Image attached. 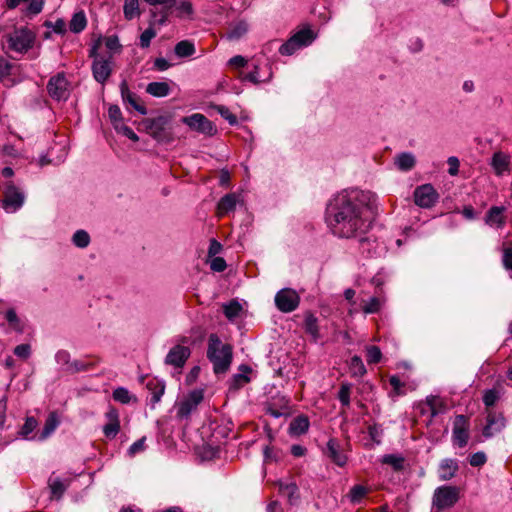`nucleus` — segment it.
I'll list each match as a JSON object with an SVG mask.
<instances>
[{"label":"nucleus","mask_w":512,"mask_h":512,"mask_svg":"<svg viewBox=\"0 0 512 512\" xmlns=\"http://www.w3.org/2000/svg\"><path fill=\"white\" fill-rule=\"evenodd\" d=\"M376 210L374 193L344 190L327 205L326 222L335 236L350 239L368 233Z\"/></svg>","instance_id":"obj_1"},{"label":"nucleus","mask_w":512,"mask_h":512,"mask_svg":"<svg viewBox=\"0 0 512 512\" xmlns=\"http://www.w3.org/2000/svg\"><path fill=\"white\" fill-rule=\"evenodd\" d=\"M207 358L213 364L215 374L226 373L233 359V349L230 344H224L217 334L208 338Z\"/></svg>","instance_id":"obj_2"},{"label":"nucleus","mask_w":512,"mask_h":512,"mask_svg":"<svg viewBox=\"0 0 512 512\" xmlns=\"http://www.w3.org/2000/svg\"><path fill=\"white\" fill-rule=\"evenodd\" d=\"M144 125L147 133L160 143L169 144L174 141L172 119L168 115H160L146 119Z\"/></svg>","instance_id":"obj_3"},{"label":"nucleus","mask_w":512,"mask_h":512,"mask_svg":"<svg viewBox=\"0 0 512 512\" xmlns=\"http://www.w3.org/2000/svg\"><path fill=\"white\" fill-rule=\"evenodd\" d=\"M10 51L25 54L33 48L36 34L28 27L15 28L12 33L5 36Z\"/></svg>","instance_id":"obj_4"},{"label":"nucleus","mask_w":512,"mask_h":512,"mask_svg":"<svg viewBox=\"0 0 512 512\" xmlns=\"http://www.w3.org/2000/svg\"><path fill=\"white\" fill-rule=\"evenodd\" d=\"M316 39L315 32L309 28L304 27L295 32L285 43L279 47V53L284 56H291L297 50L307 47Z\"/></svg>","instance_id":"obj_5"},{"label":"nucleus","mask_w":512,"mask_h":512,"mask_svg":"<svg viewBox=\"0 0 512 512\" xmlns=\"http://www.w3.org/2000/svg\"><path fill=\"white\" fill-rule=\"evenodd\" d=\"M99 45L100 41L93 45V47L90 50L89 57L94 58L92 63V73L94 79L97 82L104 84L112 74V54H109L107 57L99 55L97 53Z\"/></svg>","instance_id":"obj_6"},{"label":"nucleus","mask_w":512,"mask_h":512,"mask_svg":"<svg viewBox=\"0 0 512 512\" xmlns=\"http://www.w3.org/2000/svg\"><path fill=\"white\" fill-rule=\"evenodd\" d=\"M252 70L242 76V80L253 84L269 82L273 77L272 65L261 57H253L251 60Z\"/></svg>","instance_id":"obj_7"},{"label":"nucleus","mask_w":512,"mask_h":512,"mask_svg":"<svg viewBox=\"0 0 512 512\" xmlns=\"http://www.w3.org/2000/svg\"><path fill=\"white\" fill-rule=\"evenodd\" d=\"M25 195L14 182L8 181L4 185L3 199L1 206L7 213H15L24 204Z\"/></svg>","instance_id":"obj_8"},{"label":"nucleus","mask_w":512,"mask_h":512,"mask_svg":"<svg viewBox=\"0 0 512 512\" xmlns=\"http://www.w3.org/2000/svg\"><path fill=\"white\" fill-rule=\"evenodd\" d=\"M460 498V489L456 486H440L433 495V506L438 511L454 506Z\"/></svg>","instance_id":"obj_9"},{"label":"nucleus","mask_w":512,"mask_h":512,"mask_svg":"<svg viewBox=\"0 0 512 512\" xmlns=\"http://www.w3.org/2000/svg\"><path fill=\"white\" fill-rule=\"evenodd\" d=\"M69 81L64 72L52 76L47 83L49 96L56 101H66L70 96Z\"/></svg>","instance_id":"obj_10"},{"label":"nucleus","mask_w":512,"mask_h":512,"mask_svg":"<svg viewBox=\"0 0 512 512\" xmlns=\"http://www.w3.org/2000/svg\"><path fill=\"white\" fill-rule=\"evenodd\" d=\"M300 303V297L295 290L285 288L280 290L275 296L276 307L284 313L294 311Z\"/></svg>","instance_id":"obj_11"},{"label":"nucleus","mask_w":512,"mask_h":512,"mask_svg":"<svg viewBox=\"0 0 512 512\" xmlns=\"http://www.w3.org/2000/svg\"><path fill=\"white\" fill-rule=\"evenodd\" d=\"M506 425V420L501 412L494 409H487L486 425L483 427L482 434L485 438H491L501 432Z\"/></svg>","instance_id":"obj_12"},{"label":"nucleus","mask_w":512,"mask_h":512,"mask_svg":"<svg viewBox=\"0 0 512 512\" xmlns=\"http://www.w3.org/2000/svg\"><path fill=\"white\" fill-rule=\"evenodd\" d=\"M150 5L156 6L160 5L161 10L157 11L156 9H151V25H159L162 26L168 20L171 9L175 6L176 0H144Z\"/></svg>","instance_id":"obj_13"},{"label":"nucleus","mask_w":512,"mask_h":512,"mask_svg":"<svg viewBox=\"0 0 512 512\" xmlns=\"http://www.w3.org/2000/svg\"><path fill=\"white\" fill-rule=\"evenodd\" d=\"M439 195L431 184H424L417 187L414 191V202L421 208L433 207Z\"/></svg>","instance_id":"obj_14"},{"label":"nucleus","mask_w":512,"mask_h":512,"mask_svg":"<svg viewBox=\"0 0 512 512\" xmlns=\"http://www.w3.org/2000/svg\"><path fill=\"white\" fill-rule=\"evenodd\" d=\"M182 122L188 125L192 130L206 135H213L216 132V128L213 123L200 113H194L190 116L183 117Z\"/></svg>","instance_id":"obj_15"},{"label":"nucleus","mask_w":512,"mask_h":512,"mask_svg":"<svg viewBox=\"0 0 512 512\" xmlns=\"http://www.w3.org/2000/svg\"><path fill=\"white\" fill-rule=\"evenodd\" d=\"M202 390L191 391L178 405L177 416L181 419L188 418L192 411L203 401Z\"/></svg>","instance_id":"obj_16"},{"label":"nucleus","mask_w":512,"mask_h":512,"mask_svg":"<svg viewBox=\"0 0 512 512\" xmlns=\"http://www.w3.org/2000/svg\"><path fill=\"white\" fill-rule=\"evenodd\" d=\"M191 355V349L188 346L175 345L165 357L164 363L173 366L175 369H182Z\"/></svg>","instance_id":"obj_17"},{"label":"nucleus","mask_w":512,"mask_h":512,"mask_svg":"<svg viewBox=\"0 0 512 512\" xmlns=\"http://www.w3.org/2000/svg\"><path fill=\"white\" fill-rule=\"evenodd\" d=\"M452 438L454 444L463 448L467 445L469 440V422L468 418L464 415H457L453 423Z\"/></svg>","instance_id":"obj_18"},{"label":"nucleus","mask_w":512,"mask_h":512,"mask_svg":"<svg viewBox=\"0 0 512 512\" xmlns=\"http://www.w3.org/2000/svg\"><path fill=\"white\" fill-rule=\"evenodd\" d=\"M121 97L124 104L130 105L133 109L138 111L141 115L147 114V109L142 103L141 98L134 92L129 90L126 80L120 84Z\"/></svg>","instance_id":"obj_19"},{"label":"nucleus","mask_w":512,"mask_h":512,"mask_svg":"<svg viewBox=\"0 0 512 512\" xmlns=\"http://www.w3.org/2000/svg\"><path fill=\"white\" fill-rule=\"evenodd\" d=\"M325 454L339 467L346 465L348 457L342 451L340 442L335 438H330L326 445Z\"/></svg>","instance_id":"obj_20"},{"label":"nucleus","mask_w":512,"mask_h":512,"mask_svg":"<svg viewBox=\"0 0 512 512\" xmlns=\"http://www.w3.org/2000/svg\"><path fill=\"white\" fill-rule=\"evenodd\" d=\"M303 329L310 336L312 342L317 343L321 338L319 320L311 311H306L303 316Z\"/></svg>","instance_id":"obj_21"},{"label":"nucleus","mask_w":512,"mask_h":512,"mask_svg":"<svg viewBox=\"0 0 512 512\" xmlns=\"http://www.w3.org/2000/svg\"><path fill=\"white\" fill-rule=\"evenodd\" d=\"M506 208L503 206H492L486 213L484 221L489 226L502 228L505 225V216L503 215Z\"/></svg>","instance_id":"obj_22"},{"label":"nucleus","mask_w":512,"mask_h":512,"mask_svg":"<svg viewBox=\"0 0 512 512\" xmlns=\"http://www.w3.org/2000/svg\"><path fill=\"white\" fill-rule=\"evenodd\" d=\"M146 388L151 393L150 403L154 406L158 403L164 394L165 383L157 378H149L146 382Z\"/></svg>","instance_id":"obj_23"},{"label":"nucleus","mask_w":512,"mask_h":512,"mask_svg":"<svg viewBox=\"0 0 512 512\" xmlns=\"http://www.w3.org/2000/svg\"><path fill=\"white\" fill-rule=\"evenodd\" d=\"M459 469L458 463L454 459H444L439 466V478L442 481L452 479Z\"/></svg>","instance_id":"obj_24"},{"label":"nucleus","mask_w":512,"mask_h":512,"mask_svg":"<svg viewBox=\"0 0 512 512\" xmlns=\"http://www.w3.org/2000/svg\"><path fill=\"white\" fill-rule=\"evenodd\" d=\"M309 426V418L305 415H299L290 422L289 433L294 436L303 435L308 431Z\"/></svg>","instance_id":"obj_25"},{"label":"nucleus","mask_w":512,"mask_h":512,"mask_svg":"<svg viewBox=\"0 0 512 512\" xmlns=\"http://www.w3.org/2000/svg\"><path fill=\"white\" fill-rule=\"evenodd\" d=\"M237 201L238 198L235 193H229L223 196L217 204L218 215L223 216L233 211L236 207Z\"/></svg>","instance_id":"obj_26"},{"label":"nucleus","mask_w":512,"mask_h":512,"mask_svg":"<svg viewBox=\"0 0 512 512\" xmlns=\"http://www.w3.org/2000/svg\"><path fill=\"white\" fill-rule=\"evenodd\" d=\"M241 373L234 374L231 378L230 389L239 390L245 384L250 382V378L247 376V373L251 372V368L248 365L242 364L239 367Z\"/></svg>","instance_id":"obj_27"},{"label":"nucleus","mask_w":512,"mask_h":512,"mask_svg":"<svg viewBox=\"0 0 512 512\" xmlns=\"http://www.w3.org/2000/svg\"><path fill=\"white\" fill-rule=\"evenodd\" d=\"M60 423L59 417L56 412H50L49 415L46 418L44 427L38 436L39 440H45L47 437H49L55 429L58 427Z\"/></svg>","instance_id":"obj_28"},{"label":"nucleus","mask_w":512,"mask_h":512,"mask_svg":"<svg viewBox=\"0 0 512 512\" xmlns=\"http://www.w3.org/2000/svg\"><path fill=\"white\" fill-rule=\"evenodd\" d=\"M509 156L502 153L496 152L493 154L491 165L497 175H502L509 167Z\"/></svg>","instance_id":"obj_29"},{"label":"nucleus","mask_w":512,"mask_h":512,"mask_svg":"<svg viewBox=\"0 0 512 512\" xmlns=\"http://www.w3.org/2000/svg\"><path fill=\"white\" fill-rule=\"evenodd\" d=\"M355 238L358 239L359 251L363 255L371 256L372 253L375 252L377 245L375 239L372 238V236L367 235V233H365Z\"/></svg>","instance_id":"obj_30"},{"label":"nucleus","mask_w":512,"mask_h":512,"mask_svg":"<svg viewBox=\"0 0 512 512\" xmlns=\"http://www.w3.org/2000/svg\"><path fill=\"white\" fill-rule=\"evenodd\" d=\"M395 164L401 171H410L414 168L416 160L412 153L403 152L395 157Z\"/></svg>","instance_id":"obj_31"},{"label":"nucleus","mask_w":512,"mask_h":512,"mask_svg":"<svg viewBox=\"0 0 512 512\" xmlns=\"http://www.w3.org/2000/svg\"><path fill=\"white\" fill-rule=\"evenodd\" d=\"M171 88L167 82H150L146 86V92L154 97L169 95Z\"/></svg>","instance_id":"obj_32"},{"label":"nucleus","mask_w":512,"mask_h":512,"mask_svg":"<svg viewBox=\"0 0 512 512\" xmlns=\"http://www.w3.org/2000/svg\"><path fill=\"white\" fill-rule=\"evenodd\" d=\"M87 25V19L83 11L76 12L69 23V29L73 33L82 32Z\"/></svg>","instance_id":"obj_33"},{"label":"nucleus","mask_w":512,"mask_h":512,"mask_svg":"<svg viewBox=\"0 0 512 512\" xmlns=\"http://www.w3.org/2000/svg\"><path fill=\"white\" fill-rule=\"evenodd\" d=\"M48 486L51 490L52 498L60 499L63 496V494L65 493V491L68 487V484H65L59 478L50 477L48 480Z\"/></svg>","instance_id":"obj_34"},{"label":"nucleus","mask_w":512,"mask_h":512,"mask_svg":"<svg viewBox=\"0 0 512 512\" xmlns=\"http://www.w3.org/2000/svg\"><path fill=\"white\" fill-rule=\"evenodd\" d=\"M248 31L246 22L240 21L234 25H231L226 31V37L229 40H238Z\"/></svg>","instance_id":"obj_35"},{"label":"nucleus","mask_w":512,"mask_h":512,"mask_svg":"<svg viewBox=\"0 0 512 512\" xmlns=\"http://www.w3.org/2000/svg\"><path fill=\"white\" fill-rule=\"evenodd\" d=\"M174 52L180 58L190 57L195 53V46L189 40H182L175 45Z\"/></svg>","instance_id":"obj_36"},{"label":"nucleus","mask_w":512,"mask_h":512,"mask_svg":"<svg viewBox=\"0 0 512 512\" xmlns=\"http://www.w3.org/2000/svg\"><path fill=\"white\" fill-rule=\"evenodd\" d=\"M349 370L352 377H363L367 370L360 356L354 355L349 362Z\"/></svg>","instance_id":"obj_37"},{"label":"nucleus","mask_w":512,"mask_h":512,"mask_svg":"<svg viewBox=\"0 0 512 512\" xmlns=\"http://www.w3.org/2000/svg\"><path fill=\"white\" fill-rule=\"evenodd\" d=\"M404 457L395 454H387L382 458V463L390 465L395 471H401L404 469Z\"/></svg>","instance_id":"obj_38"},{"label":"nucleus","mask_w":512,"mask_h":512,"mask_svg":"<svg viewBox=\"0 0 512 512\" xmlns=\"http://www.w3.org/2000/svg\"><path fill=\"white\" fill-rule=\"evenodd\" d=\"M369 493V489L363 485H354L349 492L351 503L358 504Z\"/></svg>","instance_id":"obj_39"},{"label":"nucleus","mask_w":512,"mask_h":512,"mask_svg":"<svg viewBox=\"0 0 512 512\" xmlns=\"http://www.w3.org/2000/svg\"><path fill=\"white\" fill-rule=\"evenodd\" d=\"M124 16L127 20H131L140 15L138 0H125L123 7Z\"/></svg>","instance_id":"obj_40"},{"label":"nucleus","mask_w":512,"mask_h":512,"mask_svg":"<svg viewBox=\"0 0 512 512\" xmlns=\"http://www.w3.org/2000/svg\"><path fill=\"white\" fill-rule=\"evenodd\" d=\"M352 390V384L348 382H343L338 391V400L341 405L344 407L350 406V395Z\"/></svg>","instance_id":"obj_41"},{"label":"nucleus","mask_w":512,"mask_h":512,"mask_svg":"<svg viewBox=\"0 0 512 512\" xmlns=\"http://www.w3.org/2000/svg\"><path fill=\"white\" fill-rule=\"evenodd\" d=\"M279 491L283 495L287 496L288 499L292 502L293 499L298 498V486L294 482L290 483H279Z\"/></svg>","instance_id":"obj_42"},{"label":"nucleus","mask_w":512,"mask_h":512,"mask_svg":"<svg viewBox=\"0 0 512 512\" xmlns=\"http://www.w3.org/2000/svg\"><path fill=\"white\" fill-rule=\"evenodd\" d=\"M154 25H151V22L149 23V27L142 32L139 39V46L141 48H148L150 46L151 40L156 37L157 32L153 28Z\"/></svg>","instance_id":"obj_43"},{"label":"nucleus","mask_w":512,"mask_h":512,"mask_svg":"<svg viewBox=\"0 0 512 512\" xmlns=\"http://www.w3.org/2000/svg\"><path fill=\"white\" fill-rule=\"evenodd\" d=\"M382 359V352L378 346L371 345L366 348V361L368 364H377Z\"/></svg>","instance_id":"obj_44"},{"label":"nucleus","mask_w":512,"mask_h":512,"mask_svg":"<svg viewBox=\"0 0 512 512\" xmlns=\"http://www.w3.org/2000/svg\"><path fill=\"white\" fill-rule=\"evenodd\" d=\"M72 241L75 246L86 248L90 243V236L85 230H77L72 237Z\"/></svg>","instance_id":"obj_45"},{"label":"nucleus","mask_w":512,"mask_h":512,"mask_svg":"<svg viewBox=\"0 0 512 512\" xmlns=\"http://www.w3.org/2000/svg\"><path fill=\"white\" fill-rule=\"evenodd\" d=\"M499 397V392L496 389L486 390L483 395V403L486 406V410L493 409V406L499 400Z\"/></svg>","instance_id":"obj_46"},{"label":"nucleus","mask_w":512,"mask_h":512,"mask_svg":"<svg viewBox=\"0 0 512 512\" xmlns=\"http://www.w3.org/2000/svg\"><path fill=\"white\" fill-rule=\"evenodd\" d=\"M5 318L10 326L17 332H23V326L14 309H9L5 313Z\"/></svg>","instance_id":"obj_47"},{"label":"nucleus","mask_w":512,"mask_h":512,"mask_svg":"<svg viewBox=\"0 0 512 512\" xmlns=\"http://www.w3.org/2000/svg\"><path fill=\"white\" fill-rule=\"evenodd\" d=\"M108 115L115 129L123 124L122 113L117 105H112L109 107Z\"/></svg>","instance_id":"obj_48"},{"label":"nucleus","mask_w":512,"mask_h":512,"mask_svg":"<svg viewBox=\"0 0 512 512\" xmlns=\"http://www.w3.org/2000/svg\"><path fill=\"white\" fill-rule=\"evenodd\" d=\"M241 309V305L236 300H232L224 306V314L228 319H233L239 315Z\"/></svg>","instance_id":"obj_49"},{"label":"nucleus","mask_w":512,"mask_h":512,"mask_svg":"<svg viewBox=\"0 0 512 512\" xmlns=\"http://www.w3.org/2000/svg\"><path fill=\"white\" fill-rule=\"evenodd\" d=\"M43 26H45L47 28H51L53 30V32H55L56 34L63 35L66 33V22L62 18L57 19V21L55 23H53L49 20H46L43 23Z\"/></svg>","instance_id":"obj_50"},{"label":"nucleus","mask_w":512,"mask_h":512,"mask_svg":"<svg viewBox=\"0 0 512 512\" xmlns=\"http://www.w3.org/2000/svg\"><path fill=\"white\" fill-rule=\"evenodd\" d=\"M113 399L122 404H127L131 400V395L126 388L118 387L113 391Z\"/></svg>","instance_id":"obj_51"},{"label":"nucleus","mask_w":512,"mask_h":512,"mask_svg":"<svg viewBox=\"0 0 512 512\" xmlns=\"http://www.w3.org/2000/svg\"><path fill=\"white\" fill-rule=\"evenodd\" d=\"M381 308L380 299L377 297H372L368 302H366L362 306V310L366 314H373L379 312Z\"/></svg>","instance_id":"obj_52"},{"label":"nucleus","mask_w":512,"mask_h":512,"mask_svg":"<svg viewBox=\"0 0 512 512\" xmlns=\"http://www.w3.org/2000/svg\"><path fill=\"white\" fill-rule=\"evenodd\" d=\"M94 365L95 363L91 361L75 360L69 365V370L71 372L87 371L93 368Z\"/></svg>","instance_id":"obj_53"},{"label":"nucleus","mask_w":512,"mask_h":512,"mask_svg":"<svg viewBox=\"0 0 512 512\" xmlns=\"http://www.w3.org/2000/svg\"><path fill=\"white\" fill-rule=\"evenodd\" d=\"M38 422L34 417H27L24 425L20 430V435L24 438H27L29 434H31L35 428L37 427Z\"/></svg>","instance_id":"obj_54"},{"label":"nucleus","mask_w":512,"mask_h":512,"mask_svg":"<svg viewBox=\"0 0 512 512\" xmlns=\"http://www.w3.org/2000/svg\"><path fill=\"white\" fill-rule=\"evenodd\" d=\"M215 109L224 119H226L229 122L230 125L237 124V117L233 113H231L229 108H227L224 105H217Z\"/></svg>","instance_id":"obj_55"},{"label":"nucleus","mask_w":512,"mask_h":512,"mask_svg":"<svg viewBox=\"0 0 512 512\" xmlns=\"http://www.w3.org/2000/svg\"><path fill=\"white\" fill-rule=\"evenodd\" d=\"M14 65L3 57H0V80L4 81L11 75Z\"/></svg>","instance_id":"obj_56"},{"label":"nucleus","mask_w":512,"mask_h":512,"mask_svg":"<svg viewBox=\"0 0 512 512\" xmlns=\"http://www.w3.org/2000/svg\"><path fill=\"white\" fill-rule=\"evenodd\" d=\"M120 430V423L109 422L103 427V433L108 439H114Z\"/></svg>","instance_id":"obj_57"},{"label":"nucleus","mask_w":512,"mask_h":512,"mask_svg":"<svg viewBox=\"0 0 512 512\" xmlns=\"http://www.w3.org/2000/svg\"><path fill=\"white\" fill-rule=\"evenodd\" d=\"M487 461V457L484 452H476L469 457V464L473 467H481Z\"/></svg>","instance_id":"obj_58"},{"label":"nucleus","mask_w":512,"mask_h":512,"mask_svg":"<svg viewBox=\"0 0 512 512\" xmlns=\"http://www.w3.org/2000/svg\"><path fill=\"white\" fill-rule=\"evenodd\" d=\"M427 404L430 408L432 417H435L437 414L441 413L444 408L443 404L435 398L427 399Z\"/></svg>","instance_id":"obj_59"},{"label":"nucleus","mask_w":512,"mask_h":512,"mask_svg":"<svg viewBox=\"0 0 512 512\" xmlns=\"http://www.w3.org/2000/svg\"><path fill=\"white\" fill-rule=\"evenodd\" d=\"M30 353L31 347L29 344H20L14 348V354L22 359H27Z\"/></svg>","instance_id":"obj_60"},{"label":"nucleus","mask_w":512,"mask_h":512,"mask_svg":"<svg viewBox=\"0 0 512 512\" xmlns=\"http://www.w3.org/2000/svg\"><path fill=\"white\" fill-rule=\"evenodd\" d=\"M368 434H369L370 438L372 439V441H374L375 443L379 444L381 442L380 437L382 435V429L380 428L379 425H377V424L370 425L368 427Z\"/></svg>","instance_id":"obj_61"},{"label":"nucleus","mask_w":512,"mask_h":512,"mask_svg":"<svg viewBox=\"0 0 512 512\" xmlns=\"http://www.w3.org/2000/svg\"><path fill=\"white\" fill-rule=\"evenodd\" d=\"M389 383L393 387V390L397 395L403 394V391L401 389L405 386V384L400 380L398 376H391L389 378Z\"/></svg>","instance_id":"obj_62"},{"label":"nucleus","mask_w":512,"mask_h":512,"mask_svg":"<svg viewBox=\"0 0 512 512\" xmlns=\"http://www.w3.org/2000/svg\"><path fill=\"white\" fill-rule=\"evenodd\" d=\"M210 267L215 272H222L226 269L227 265L222 257H215L212 259Z\"/></svg>","instance_id":"obj_63"},{"label":"nucleus","mask_w":512,"mask_h":512,"mask_svg":"<svg viewBox=\"0 0 512 512\" xmlns=\"http://www.w3.org/2000/svg\"><path fill=\"white\" fill-rule=\"evenodd\" d=\"M44 6V0H31L28 5V12L33 15L39 14Z\"/></svg>","instance_id":"obj_64"}]
</instances>
